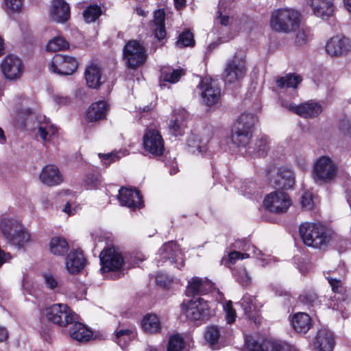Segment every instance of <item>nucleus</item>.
<instances>
[{"label": "nucleus", "mask_w": 351, "mask_h": 351, "mask_svg": "<svg viewBox=\"0 0 351 351\" xmlns=\"http://www.w3.org/2000/svg\"><path fill=\"white\" fill-rule=\"evenodd\" d=\"M301 14L293 8H279L274 10L271 14V28L280 33L289 34L299 28Z\"/></svg>", "instance_id": "f257e3e1"}, {"label": "nucleus", "mask_w": 351, "mask_h": 351, "mask_svg": "<svg viewBox=\"0 0 351 351\" xmlns=\"http://www.w3.org/2000/svg\"><path fill=\"white\" fill-rule=\"evenodd\" d=\"M299 233L306 245L315 248L326 245L330 240V235L326 227L317 223H302Z\"/></svg>", "instance_id": "f03ea898"}, {"label": "nucleus", "mask_w": 351, "mask_h": 351, "mask_svg": "<svg viewBox=\"0 0 351 351\" xmlns=\"http://www.w3.org/2000/svg\"><path fill=\"white\" fill-rule=\"evenodd\" d=\"M0 228L8 243L18 248L23 247L30 241L29 234L15 219H0Z\"/></svg>", "instance_id": "7ed1b4c3"}, {"label": "nucleus", "mask_w": 351, "mask_h": 351, "mask_svg": "<svg viewBox=\"0 0 351 351\" xmlns=\"http://www.w3.org/2000/svg\"><path fill=\"white\" fill-rule=\"evenodd\" d=\"M257 119L253 114L243 113L237 120L232 131V141L237 146L245 147L252 136Z\"/></svg>", "instance_id": "20e7f679"}, {"label": "nucleus", "mask_w": 351, "mask_h": 351, "mask_svg": "<svg viewBox=\"0 0 351 351\" xmlns=\"http://www.w3.org/2000/svg\"><path fill=\"white\" fill-rule=\"evenodd\" d=\"M257 119L253 114L243 113L237 120L232 131V141L237 146L245 147L252 136Z\"/></svg>", "instance_id": "39448f33"}, {"label": "nucleus", "mask_w": 351, "mask_h": 351, "mask_svg": "<svg viewBox=\"0 0 351 351\" xmlns=\"http://www.w3.org/2000/svg\"><path fill=\"white\" fill-rule=\"evenodd\" d=\"M246 73L245 56L242 53H236L232 59L226 64L223 75V80L226 84H234L241 80Z\"/></svg>", "instance_id": "423d86ee"}, {"label": "nucleus", "mask_w": 351, "mask_h": 351, "mask_svg": "<svg viewBox=\"0 0 351 351\" xmlns=\"http://www.w3.org/2000/svg\"><path fill=\"white\" fill-rule=\"evenodd\" d=\"M47 320L61 327L68 326L77 319V315L73 312L65 304H55L45 310Z\"/></svg>", "instance_id": "0eeeda50"}, {"label": "nucleus", "mask_w": 351, "mask_h": 351, "mask_svg": "<svg viewBox=\"0 0 351 351\" xmlns=\"http://www.w3.org/2000/svg\"><path fill=\"white\" fill-rule=\"evenodd\" d=\"M123 57L129 67L137 68L143 65L146 60L145 49L138 41L131 40L123 48Z\"/></svg>", "instance_id": "6e6552de"}, {"label": "nucleus", "mask_w": 351, "mask_h": 351, "mask_svg": "<svg viewBox=\"0 0 351 351\" xmlns=\"http://www.w3.org/2000/svg\"><path fill=\"white\" fill-rule=\"evenodd\" d=\"M49 69L60 75H70L78 68V61L73 56L56 53L49 64Z\"/></svg>", "instance_id": "1a4fd4ad"}, {"label": "nucleus", "mask_w": 351, "mask_h": 351, "mask_svg": "<svg viewBox=\"0 0 351 351\" xmlns=\"http://www.w3.org/2000/svg\"><path fill=\"white\" fill-rule=\"evenodd\" d=\"M101 268V271L106 272L120 271L124 265V258L121 253L114 247L104 250L99 254Z\"/></svg>", "instance_id": "9d476101"}, {"label": "nucleus", "mask_w": 351, "mask_h": 351, "mask_svg": "<svg viewBox=\"0 0 351 351\" xmlns=\"http://www.w3.org/2000/svg\"><path fill=\"white\" fill-rule=\"evenodd\" d=\"M337 170V166L328 157L322 156L314 165V179L316 182H328L335 178Z\"/></svg>", "instance_id": "9b49d317"}, {"label": "nucleus", "mask_w": 351, "mask_h": 351, "mask_svg": "<svg viewBox=\"0 0 351 351\" xmlns=\"http://www.w3.org/2000/svg\"><path fill=\"white\" fill-rule=\"evenodd\" d=\"M281 104L282 106L288 109L289 111L305 119L317 117L322 111V106L317 102L308 101L300 105H296L293 103L283 101Z\"/></svg>", "instance_id": "f8f14e48"}, {"label": "nucleus", "mask_w": 351, "mask_h": 351, "mask_svg": "<svg viewBox=\"0 0 351 351\" xmlns=\"http://www.w3.org/2000/svg\"><path fill=\"white\" fill-rule=\"evenodd\" d=\"M143 144L145 150L158 156L165 151L164 141L160 133L156 129L147 128L143 135Z\"/></svg>", "instance_id": "ddd939ff"}, {"label": "nucleus", "mask_w": 351, "mask_h": 351, "mask_svg": "<svg viewBox=\"0 0 351 351\" xmlns=\"http://www.w3.org/2000/svg\"><path fill=\"white\" fill-rule=\"evenodd\" d=\"M198 87L202 101L206 106L214 105L220 99L221 88L215 80L204 78L201 80Z\"/></svg>", "instance_id": "4468645a"}, {"label": "nucleus", "mask_w": 351, "mask_h": 351, "mask_svg": "<svg viewBox=\"0 0 351 351\" xmlns=\"http://www.w3.org/2000/svg\"><path fill=\"white\" fill-rule=\"evenodd\" d=\"M264 205L270 212L281 213L287 211L291 205V200L286 193L274 191L265 197Z\"/></svg>", "instance_id": "2eb2a0df"}, {"label": "nucleus", "mask_w": 351, "mask_h": 351, "mask_svg": "<svg viewBox=\"0 0 351 351\" xmlns=\"http://www.w3.org/2000/svg\"><path fill=\"white\" fill-rule=\"evenodd\" d=\"M186 317L191 320L208 319L210 310L207 302L202 298L191 300L185 308Z\"/></svg>", "instance_id": "dca6fc26"}, {"label": "nucleus", "mask_w": 351, "mask_h": 351, "mask_svg": "<svg viewBox=\"0 0 351 351\" xmlns=\"http://www.w3.org/2000/svg\"><path fill=\"white\" fill-rule=\"evenodd\" d=\"M1 69L7 79L14 80L19 78L23 71L21 60L13 55L7 56L1 62Z\"/></svg>", "instance_id": "f3484780"}, {"label": "nucleus", "mask_w": 351, "mask_h": 351, "mask_svg": "<svg viewBox=\"0 0 351 351\" xmlns=\"http://www.w3.org/2000/svg\"><path fill=\"white\" fill-rule=\"evenodd\" d=\"M248 351H291V348L287 344L265 339L261 343L253 338L247 339L245 341Z\"/></svg>", "instance_id": "a211bd4d"}, {"label": "nucleus", "mask_w": 351, "mask_h": 351, "mask_svg": "<svg viewBox=\"0 0 351 351\" xmlns=\"http://www.w3.org/2000/svg\"><path fill=\"white\" fill-rule=\"evenodd\" d=\"M295 182L293 172L285 167L279 168L276 174L269 178L270 184L278 189H289Z\"/></svg>", "instance_id": "6ab92c4d"}, {"label": "nucleus", "mask_w": 351, "mask_h": 351, "mask_svg": "<svg viewBox=\"0 0 351 351\" xmlns=\"http://www.w3.org/2000/svg\"><path fill=\"white\" fill-rule=\"evenodd\" d=\"M325 48L329 55L340 56L351 50V40L344 36H334L326 43Z\"/></svg>", "instance_id": "aec40b11"}, {"label": "nucleus", "mask_w": 351, "mask_h": 351, "mask_svg": "<svg viewBox=\"0 0 351 351\" xmlns=\"http://www.w3.org/2000/svg\"><path fill=\"white\" fill-rule=\"evenodd\" d=\"M118 199L122 206L129 208H140L142 205V197L136 189L122 187L119 191Z\"/></svg>", "instance_id": "412c9836"}, {"label": "nucleus", "mask_w": 351, "mask_h": 351, "mask_svg": "<svg viewBox=\"0 0 351 351\" xmlns=\"http://www.w3.org/2000/svg\"><path fill=\"white\" fill-rule=\"evenodd\" d=\"M187 117L188 114L184 110L176 111L169 120V132L175 136L183 135L186 128Z\"/></svg>", "instance_id": "4be33fe9"}, {"label": "nucleus", "mask_w": 351, "mask_h": 351, "mask_svg": "<svg viewBox=\"0 0 351 351\" xmlns=\"http://www.w3.org/2000/svg\"><path fill=\"white\" fill-rule=\"evenodd\" d=\"M307 3L317 17L327 20L333 14V4L328 0H308Z\"/></svg>", "instance_id": "5701e85b"}, {"label": "nucleus", "mask_w": 351, "mask_h": 351, "mask_svg": "<svg viewBox=\"0 0 351 351\" xmlns=\"http://www.w3.org/2000/svg\"><path fill=\"white\" fill-rule=\"evenodd\" d=\"M40 180L47 186H56L62 182V177L58 168L53 165L45 166L39 176Z\"/></svg>", "instance_id": "b1692460"}, {"label": "nucleus", "mask_w": 351, "mask_h": 351, "mask_svg": "<svg viewBox=\"0 0 351 351\" xmlns=\"http://www.w3.org/2000/svg\"><path fill=\"white\" fill-rule=\"evenodd\" d=\"M85 262V258L81 251L72 250L66 259V269L71 274H77L84 269Z\"/></svg>", "instance_id": "393cba45"}, {"label": "nucleus", "mask_w": 351, "mask_h": 351, "mask_svg": "<svg viewBox=\"0 0 351 351\" xmlns=\"http://www.w3.org/2000/svg\"><path fill=\"white\" fill-rule=\"evenodd\" d=\"M335 345L333 333L326 328L317 331L315 346L317 351H332Z\"/></svg>", "instance_id": "a878e982"}, {"label": "nucleus", "mask_w": 351, "mask_h": 351, "mask_svg": "<svg viewBox=\"0 0 351 351\" xmlns=\"http://www.w3.org/2000/svg\"><path fill=\"white\" fill-rule=\"evenodd\" d=\"M160 256L162 260H169L171 263H176L180 260V266L183 265L180 250L177 243L174 241H169L165 243L160 249Z\"/></svg>", "instance_id": "bb28decb"}, {"label": "nucleus", "mask_w": 351, "mask_h": 351, "mask_svg": "<svg viewBox=\"0 0 351 351\" xmlns=\"http://www.w3.org/2000/svg\"><path fill=\"white\" fill-rule=\"evenodd\" d=\"M51 16L57 22H65L70 17V8L64 0H54L52 3Z\"/></svg>", "instance_id": "cd10ccee"}, {"label": "nucleus", "mask_w": 351, "mask_h": 351, "mask_svg": "<svg viewBox=\"0 0 351 351\" xmlns=\"http://www.w3.org/2000/svg\"><path fill=\"white\" fill-rule=\"evenodd\" d=\"M291 325L296 332L306 334L312 327V319L306 313H296L292 317Z\"/></svg>", "instance_id": "c85d7f7f"}, {"label": "nucleus", "mask_w": 351, "mask_h": 351, "mask_svg": "<svg viewBox=\"0 0 351 351\" xmlns=\"http://www.w3.org/2000/svg\"><path fill=\"white\" fill-rule=\"evenodd\" d=\"M69 324L72 325L69 329V334L73 339L77 341H87L92 337V332L79 322L78 318Z\"/></svg>", "instance_id": "c756f323"}, {"label": "nucleus", "mask_w": 351, "mask_h": 351, "mask_svg": "<svg viewBox=\"0 0 351 351\" xmlns=\"http://www.w3.org/2000/svg\"><path fill=\"white\" fill-rule=\"evenodd\" d=\"M108 105L104 101L92 104L86 111V118L88 122H95L105 117Z\"/></svg>", "instance_id": "7c9ffc66"}, {"label": "nucleus", "mask_w": 351, "mask_h": 351, "mask_svg": "<svg viewBox=\"0 0 351 351\" xmlns=\"http://www.w3.org/2000/svg\"><path fill=\"white\" fill-rule=\"evenodd\" d=\"M85 79L90 88H97L101 84V69L97 64L87 66L84 72Z\"/></svg>", "instance_id": "2f4dec72"}, {"label": "nucleus", "mask_w": 351, "mask_h": 351, "mask_svg": "<svg viewBox=\"0 0 351 351\" xmlns=\"http://www.w3.org/2000/svg\"><path fill=\"white\" fill-rule=\"evenodd\" d=\"M141 325L143 330L149 334H155L161 330L160 321L155 314H147L144 316Z\"/></svg>", "instance_id": "473e14b6"}, {"label": "nucleus", "mask_w": 351, "mask_h": 351, "mask_svg": "<svg viewBox=\"0 0 351 351\" xmlns=\"http://www.w3.org/2000/svg\"><path fill=\"white\" fill-rule=\"evenodd\" d=\"M211 287V285L199 278H193L189 281L186 291L189 295L193 296L204 294L206 292V287Z\"/></svg>", "instance_id": "72a5a7b5"}, {"label": "nucleus", "mask_w": 351, "mask_h": 351, "mask_svg": "<svg viewBox=\"0 0 351 351\" xmlns=\"http://www.w3.org/2000/svg\"><path fill=\"white\" fill-rule=\"evenodd\" d=\"M49 247L52 254L62 256L68 252L69 244L65 239L60 237H54L51 239Z\"/></svg>", "instance_id": "f704fd0d"}, {"label": "nucleus", "mask_w": 351, "mask_h": 351, "mask_svg": "<svg viewBox=\"0 0 351 351\" xmlns=\"http://www.w3.org/2000/svg\"><path fill=\"white\" fill-rule=\"evenodd\" d=\"M165 12L162 10H158L154 12V26L155 37L160 40L166 36V31L165 27Z\"/></svg>", "instance_id": "c9c22d12"}, {"label": "nucleus", "mask_w": 351, "mask_h": 351, "mask_svg": "<svg viewBox=\"0 0 351 351\" xmlns=\"http://www.w3.org/2000/svg\"><path fill=\"white\" fill-rule=\"evenodd\" d=\"M134 332L131 328L117 329L113 339L118 345L123 348L134 339Z\"/></svg>", "instance_id": "e433bc0d"}, {"label": "nucleus", "mask_w": 351, "mask_h": 351, "mask_svg": "<svg viewBox=\"0 0 351 351\" xmlns=\"http://www.w3.org/2000/svg\"><path fill=\"white\" fill-rule=\"evenodd\" d=\"M302 82V78L299 75L289 73L284 77L276 80V84L280 88H295Z\"/></svg>", "instance_id": "4c0bfd02"}, {"label": "nucleus", "mask_w": 351, "mask_h": 351, "mask_svg": "<svg viewBox=\"0 0 351 351\" xmlns=\"http://www.w3.org/2000/svg\"><path fill=\"white\" fill-rule=\"evenodd\" d=\"M328 283L331 286L332 291L335 293L334 298L337 300L345 301L346 296V289L343 285V282L341 280L327 277Z\"/></svg>", "instance_id": "58836bf2"}, {"label": "nucleus", "mask_w": 351, "mask_h": 351, "mask_svg": "<svg viewBox=\"0 0 351 351\" xmlns=\"http://www.w3.org/2000/svg\"><path fill=\"white\" fill-rule=\"evenodd\" d=\"M57 132V129L49 123H39L38 126L37 136L45 141H49L51 136Z\"/></svg>", "instance_id": "ea45409f"}, {"label": "nucleus", "mask_w": 351, "mask_h": 351, "mask_svg": "<svg viewBox=\"0 0 351 351\" xmlns=\"http://www.w3.org/2000/svg\"><path fill=\"white\" fill-rule=\"evenodd\" d=\"M100 5L93 3L88 5L83 12L84 20L87 23L95 21L101 14Z\"/></svg>", "instance_id": "a19ab883"}, {"label": "nucleus", "mask_w": 351, "mask_h": 351, "mask_svg": "<svg viewBox=\"0 0 351 351\" xmlns=\"http://www.w3.org/2000/svg\"><path fill=\"white\" fill-rule=\"evenodd\" d=\"M184 75L182 69H168L162 71V78L163 81L169 83H176L180 78Z\"/></svg>", "instance_id": "79ce46f5"}, {"label": "nucleus", "mask_w": 351, "mask_h": 351, "mask_svg": "<svg viewBox=\"0 0 351 351\" xmlns=\"http://www.w3.org/2000/svg\"><path fill=\"white\" fill-rule=\"evenodd\" d=\"M69 44L62 37L58 36L50 40L47 45V50L49 51H57L67 48Z\"/></svg>", "instance_id": "37998d69"}, {"label": "nucleus", "mask_w": 351, "mask_h": 351, "mask_svg": "<svg viewBox=\"0 0 351 351\" xmlns=\"http://www.w3.org/2000/svg\"><path fill=\"white\" fill-rule=\"evenodd\" d=\"M195 40L193 34L189 30H186L180 34L176 45L180 47H193Z\"/></svg>", "instance_id": "c03bdc74"}, {"label": "nucleus", "mask_w": 351, "mask_h": 351, "mask_svg": "<svg viewBox=\"0 0 351 351\" xmlns=\"http://www.w3.org/2000/svg\"><path fill=\"white\" fill-rule=\"evenodd\" d=\"M184 346V341L180 335H175L170 337L167 351H181Z\"/></svg>", "instance_id": "a18cd8bd"}, {"label": "nucleus", "mask_w": 351, "mask_h": 351, "mask_svg": "<svg viewBox=\"0 0 351 351\" xmlns=\"http://www.w3.org/2000/svg\"><path fill=\"white\" fill-rule=\"evenodd\" d=\"M44 284L47 289L56 291L60 289V283L56 276L50 272L43 274Z\"/></svg>", "instance_id": "49530a36"}, {"label": "nucleus", "mask_w": 351, "mask_h": 351, "mask_svg": "<svg viewBox=\"0 0 351 351\" xmlns=\"http://www.w3.org/2000/svg\"><path fill=\"white\" fill-rule=\"evenodd\" d=\"M269 148L268 138L263 136L257 139L254 150L261 156H265Z\"/></svg>", "instance_id": "de8ad7c7"}, {"label": "nucleus", "mask_w": 351, "mask_h": 351, "mask_svg": "<svg viewBox=\"0 0 351 351\" xmlns=\"http://www.w3.org/2000/svg\"><path fill=\"white\" fill-rule=\"evenodd\" d=\"M311 39V31L308 28H302L295 34V42L297 45H304Z\"/></svg>", "instance_id": "09e8293b"}, {"label": "nucleus", "mask_w": 351, "mask_h": 351, "mask_svg": "<svg viewBox=\"0 0 351 351\" xmlns=\"http://www.w3.org/2000/svg\"><path fill=\"white\" fill-rule=\"evenodd\" d=\"M220 336V330L216 326H208L205 332V339L210 344L217 343Z\"/></svg>", "instance_id": "8fccbe9b"}, {"label": "nucleus", "mask_w": 351, "mask_h": 351, "mask_svg": "<svg viewBox=\"0 0 351 351\" xmlns=\"http://www.w3.org/2000/svg\"><path fill=\"white\" fill-rule=\"evenodd\" d=\"M236 278L243 287H247L251 283V278L245 267H240L237 270Z\"/></svg>", "instance_id": "3c124183"}, {"label": "nucleus", "mask_w": 351, "mask_h": 351, "mask_svg": "<svg viewBox=\"0 0 351 351\" xmlns=\"http://www.w3.org/2000/svg\"><path fill=\"white\" fill-rule=\"evenodd\" d=\"M241 305L245 314L249 313L255 308V298L245 295L241 300Z\"/></svg>", "instance_id": "603ef678"}, {"label": "nucleus", "mask_w": 351, "mask_h": 351, "mask_svg": "<svg viewBox=\"0 0 351 351\" xmlns=\"http://www.w3.org/2000/svg\"><path fill=\"white\" fill-rule=\"evenodd\" d=\"M187 145L189 147V152L195 154L196 151L199 153H203L204 152V147L199 145L197 138L195 136H191L187 140Z\"/></svg>", "instance_id": "864d4df0"}, {"label": "nucleus", "mask_w": 351, "mask_h": 351, "mask_svg": "<svg viewBox=\"0 0 351 351\" xmlns=\"http://www.w3.org/2000/svg\"><path fill=\"white\" fill-rule=\"evenodd\" d=\"M84 182L89 189L97 188L100 184L99 176L96 173H88L84 180Z\"/></svg>", "instance_id": "5fc2aeb1"}, {"label": "nucleus", "mask_w": 351, "mask_h": 351, "mask_svg": "<svg viewBox=\"0 0 351 351\" xmlns=\"http://www.w3.org/2000/svg\"><path fill=\"white\" fill-rule=\"evenodd\" d=\"M300 300L309 306H313L319 303L317 295L314 292H309L300 296Z\"/></svg>", "instance_id": "6e6d98bb"}, {"label": "nucleus", "mask_w": 351, "mask_h": 351, "mask_svg": "<svg viewBox=\"0 0 351 351\" xmlns=\"http://www.w3.org/2000/svg\"><path fill=\"white\" fill-rule=\"evenodd\" d=\"M224 311H226V319L227 323L232 324L234 322L236 318L235 310L232 308V301H228L223 306Z\"/></svg>", "instance_id": "4d7b16f0"}, {"label": "nucleus", "mask_w": 351, "mask_h": 351, "mask_svg": "<svg viewBox=\"0 0 351 351\" xmlns=\"http://www.w3.org/2000/svg\"><path fill=\"white\" fill-rule=\"evenodd\" d=\"M99 158L104 162V164L108 167L112 162L119 160L120 158V156L119 153H108V154H99Z\"/></svg>", "instance_id": "13d9d810"}, {"label": "nucleus", "mask_w": 351, "mask_h": 351, "mask_svg": "<svg viewBox=\"0 0 351 351\" xmlns=\"http://www.w3.org/2000/svg\"><path fill=\"white\" fill-rule=\"evenodd\" d=\"M301 204L303 208L311 210L313 208V200L312 194L309 192H304L301 197Z\"/></svg>", "instance_id": "bf43d9fd"}, {"label": "nucleus", "mask_w": 351, "mask_h": 351, "mask_svg": "<svg viewBox=\"0 0 351 351\" xmlns=\"http://www.w3.org/2000/svg\"><path fill=\"white\" fill-rule=\"evenodd\" d=\"M4 3L11 11H19L22 7V0H4Z\"/></svg>", "instance_id": "052dcab7"}, {"label": "nucleus", "mask_w": 351, "mask_h": 351, "mask_svg": "<svg viewBox=\"0 0 351 351\" xmlns=\"http://www.w3.org/2000/svg\"><path fill=\"white\" fill-rule=\"evenodd\" d=\"M249 257V254L247 253H241L239 252L233 251L230 252L228 255L229 261L232 264H234L236 260L238 259H244Z\"/></svg>", "instance_id": "680f3d73"}, {"label": "nucleus", "mask_w": 351, "mask_h": 351, "mask_svg": "<svg viewBox=\"0 0 351 351\" xmlns=\"http://www.w3.org/2000/svg\"><path fill=\"white\" fill-rule=\"evenodd\" d=\"M54 101L60 106H64L69 103L70 99L66 96L56 95L53 96Z\"/></svg>", "instance_id": "e2e57ef3"}, {"label": "nucleus", "mask_w": 351, "mask_h": 351, "mask_svg": "<svg viewBox=\"0 0 351 351\" xmlns=\"http://www.w3.org/2000/svg\"><path fill=\"white\" fill-rule=\"evenodd\" d=\"M341 130L345 133H350L351 129V123L348 120H343L340 124Z\"/></svg>", "instance_id": "0e129e2a"}, {"label": "nucleus", "mask_w": 351, "mask_h": 351, "mask_svg": "<svg viewBox=\"0 0 351 351\" xmlns=\"http://www.w3.org/2000/svg\"><path fill=\"white\" fill-rule=\"evenodd\" d=\"M8 337V332L5 328L0 327V341L5 340Z\"/></svg>", "instance_id": "69168bd1"}, {"label": "nucleus", "mask_w": 351, "mask_h": 351, "mask_svg": "<svg viewBox=\"0 0 351 351\" xmlns=\"http://www.w3.org/2000/svg\"><path fill=\"white\" fill-rule=\"evenodd\" d=\"M175 6L178 10L181 9L185 5V0H174Z\"/></svg>", "instance_id": "338daca9"}, {"label": "nucleus", "mask_w": 351, "mask_h": 351, "mask_svg": "<svg viewBox=\"0 0 351 351\" xmlns=\"http://www.w3.org/2000/svg\"><path fill=\"white\" fill-rule=\"evenodd\" d=\"M343 3L346 9L351 12V0H343Z\"/></svg>", "instance_id": "774afa93"}]
</instances>
